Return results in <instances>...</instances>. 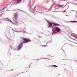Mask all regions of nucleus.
<instances>
[{
    "instance_id": "obj_1",
    "label": "nucleus",
    "mask_w": 77,
    "mask_h": 77,
    "mask_svg": "<svg viewBox=\"0 0 77 77\" xmlns=\"http://www.w3.org/2000/svg\"><path fill=\"white\" fill-rule=\"evenodd\" d=\"M22 40L23 41V42H21L18 47V50H20L22 48L23 46V43H27L29 42H31V40L28 38H23Z\"/></svg>"
},
{
    "instance_id": "obj_2",
    "label": "nucleus",
    "mask_w": 77,
    "mask_h": 77,
    "mask_svg": "<svg viewBox=\"0 0 77 77\" xmlns=\"http://www.w3.org/2000/svg\"><path fill=\"white\" fill-rule=\"evenodd\" d=\"M18 13H16L14 14V17L15 18V19L17 20V19H18Z\"/></svg>"
},
{
    "instance_id": "obj_3",
    "label": "nucleus",
    "mask_w": 77,
    "mask_h": 77,
    "mask_svg": "<svg viewBox=\"0 0 77 77\" xmlns=\"http://www.w3.org/2000/svg\"><path fill=\"white\" fill-rule=\"evenodd\" d=\"M56 6H57L58 8H63V6H64V5H60L59 4H58Z\"/></svg>"
},
{
    "instance_id": "obj_4",
    "label": "nucleus",
    "mask_w": 77,
    "mask_h": 77,
    "mask_svg": "<svg viewBox=\"0 0 77 77\" xmlns=\"http://www.w3.org/2000/svg\"><path fill=\"white\" fill-rule=\"evenodd\" d=\"M55 29L58 32H59L60 31V29L57 27L55 28Z\"/></svg>"
},
{
    "instance_id": "obj_5",
    "label": "nucleus",
    "mask_w": 77,
    "mask_h": 77,
    "mask_svg": "<svg viewBox=\"0 0 77 77\" xmlns=\"http://www.w3.org/2000/svg\"><path fill=\"white\" fill-rule=\"evenodd\" d=\"M21 0H17L16 2V4L20 3H21Z\"/></svg>"
},
{
    "instance_id": "obj_6",
    "label": "nucleus",
    "mask_w": 77,
    "mask_h": 77,
    "mask_svg": "<svg viewBox=\"0 0 77 77\" xmlns=\"http://www.w3.org/2000/svg\"><path fill=\"white\" fill-rule=\"evenodd\" d=\"M54 25H55V26H60V25L58 24H56L55 23H53Z\"/></svg>"
},
{
    "instance_id": "obj_7",
    "label": "nucleus",
    "mask_w": 77,
    "mask_h": 77,
    "mask_svg": "<svg viewBox=\"0 0 77 77\" xmlns=\"http://www.w3.org/2000/svg\"><path fill=\"white\" fill-rule=\"evenodd\" d=\"M49 24L50 25V26H51V27L53 26V25H52V24L51 23V22H50L49 23Z\"/></svg>"
},
{
    "instance_id": "obj_8",
    "label": "nucleus",
    "mask_w": 77,
    "mask_h": 77,
    "mask_svg": "<svg viewBox=\"0 0 77 77\" xmlns=\"http://www.w3.org/2000/svg\"><path fill=\"white\" fill-rule=\"evenodd\" d=\"M71 23H77V21H71Z\"/></svg>"
},
{
    "instance_id": "obj_9",
    "label": "nucleus",
    "mask_w": 77,
    "mask_h": 77,
    "mask_svg": "<svg viewBox=\"0 0 77 77\" xmlns=\"http://www.w3.org/2000/svg\"><path fill=\"white\" fill-rule=\"evenodd\" d=\"M53 66L54 67V68H56V67H57V66L55 65H53Z\"/></svg>"
},
{
    "instance_id": "obj_10",
    "label": "nucleus",
    "mask_w": 77,
    "mask_h": 77,
    "mask_svg": "<svg viewBox=\"0 0 77 77\" xmlns=\"http://www.w3.org/2000/svg\"><path fill=\"white\" fill-rule=\"evenodd\" d=\"M8 55L9 56H11V53H8Z\"/></svg>"
},
{
    "instance_id": "obj_11",
    "label": "nucleus",
    "mask_w": 77,
    "mask_h": 77,
    "mask_svg": "<svg viewBox=\"0 0 77 77\" xmlns=\"http://www.w3.org/2000/svg\"><path fill=\"white\" fill-rule=\"evenodd\" d=\"M2 15H3V14H1L0 15V17H2Z\"/></svg>"
},
{
    "instance_id": "obj_12",
    "label": "nucleus",
    "mask_w": 77,
    "mask_h": 77,
    "mask_svg": "<svg viewBox=\"0 0 77 77\" xmlns=\"http://www.w3.org/2000/svg\"><path fill=\"white\" fill-rule=\"evenodd\" d=\"M42 47H46V45H42Z\"/></svg>"
},
{
    "instance_id": "obj_13",
    "label": "nucleus",
    "mask_w": 77,
    "mask_h": 77,
    "mask_svg": "<svg viewBox=\"0 0 77 77\" xmlns=\"http://www.w3.org/2000/svg\"><path fill=\"white\" fill-rule=\"evenodd\" d=\"M71 11H75H75H74V10H72Z\"/></svg>"
},
{
    "instance_id": "obj_14",
    "label": "nucleus",
    "mask_w": 77,
    "mask_h": 77,
    "mask_svg": "<svg viewBox=\"0 0 77 77\" xmlns=\"http://www.w3.org/2000/svg\"><path fill=\"white\" fill-rule=\"evenodd\" d=\"M6 19H7V20H9V19H8V18H7Z\"/></svg>"
},
{
    "instance_id": "obj_15",
    "label": "nucleus",
    "mask_w": 77,
    "mask_h": 77,
    "mask_svg": "<svg viewBox=\"0 0 77 77\" xmlns=\"http://www.w3.org/2000/svg\"><path fill=\"white\" fill-rule=\"evenodd\" d=\"M5 9V8H3V9H2V10H3V9Z\"/></svg>"
},
{
    "instance_id": "obj_16",
    "label": "nucleus",
    "mask_w": 77,
    "mask_h": 77,
    "mask_svg": "<svg viewBox=\"0 0 77 77\" xmlns=\"http://www.w3.org/2000/svg\"><path fill=\"white\" fill-rule=\"evenodd\" d=\"M39 38H41V37L39 36Z\"/></svg>"
},
{
    "instance_id": "obj_17",
    "label": "nucleus",
    "mask_w": 77,
    "mask_h": 77,
    "mask_svg": "<svg viewBox=\"0 0 77 77\" xmlns=\"http://www.w3.org/2000/svg\"><path fill=\"white\" fill-rule=\"evenodd\" d=\"M11 41H12V40H11Z\"/></svg>"
}]
</instances>
